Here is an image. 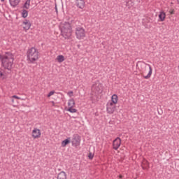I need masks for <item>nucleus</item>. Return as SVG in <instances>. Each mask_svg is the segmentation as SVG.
Here are the masks:
<instances>
[{
	"label": "nucleus",
	"mask_w": 179,
	"mask_h": 179,
	"mask_svg": "<svg viewBox=\"0 0 179 179\" xmlns=\"http://www.w3.org/2000/svg\"><path fill=\"white\" fill-rule=\"evenodd\" d=\"M159 19L160 22H164V20L166 19L165 11H159Z\"/></svg>",
	"instance_id": "ddd939ff"
},
{
	"label": "nucleus",
	"mask_w": 179,
	"mask_h": 179,
	"mask_svg": "<svg viewBox=\"0 0 179 179\" xmlns=\"http://www.w3.org/2000/svg\"><path fill=\"white\" fill-rule=\"evenodd\" d=\"M30 3H31V0H26V1L24 2V4L23 5V8H24L26 10H27V9H29Z\"/></svg>",
	"instance_id": "aec40b11"
},
{
	"label": "nucleus",
	"mask_w": 179,
	"mask_h": 179,
	"mask_svg": "<svg viewBox=\"0 0 179 179\" xmlns=\"http://www.w3.org/2000/svg\"><path fill=\"white\" fill-rule=\"evenodd\" d=\"M0 61L2 68L8 71H11L13 68L15 57L12 52H3V54H0Z\"/></svg>",
	"instance_id": "f257e3e1"
},
{
	"label": "nucleus",
	"mask_w": 179,
	"mask_h": 179,
	"mask_svg": "<svg viewBox=\"0 0 179 179\" xmlns=\"http://www.w3.org/2000/svg\"><path fill=\"white\" fill-rule=\"evenodd\" d=\"M67 111H69L70 113H77L76 108H73V107H71V108H68Z\"/></svg>",
	"instance_id": "5701e85b"
},
{
	"label": "nucleus",
	"mask_w": 179,
	"mask_h": 179,
	"mask_svg": "<svg viewBox=\"0 0 179 179\" xmlns=\"http://www.w3.org/2000/svg\"><path fill=\"white\" fill-rule=\"evenodd\" d=\"M141 165H142V168L144 170H145V169H148V167H149V162H148V160H146V159H143Z\"/></svg>",
	"instance_id": "dca6fc26"
},
{
	"label": "nucleus",
	"mask_w": 179,
	"mask_h": 179,
	"mask_svg": "<svg viewBox=\"0 0 179 179\" xmlns=\"http://www.w3.org/2000/svg\"><path fill=\"white\" fill-rule=\"evenodd\" d=\"M61 34L66 40H69L72 36V27L70 22H64L61 26Z\"/></svg>",
	"instance_id": "7ed1b4c3"
},
{
	"label": "nucleus",
	"mask_w": 179,
	"mask_h": 179,
	"mask_svg": "<svg viewBox=\"0 0 179 179\" xmlns=\"http://www.w3.org/2000/svg\"><path fill=\"white\" fill-rule=\"evenodd\" d=\"M75 105H76V102L74 99H71L70 100H69V103H68L69 108H72V107H75Z\"/></svg>",
	"instance_id": "a211bd4d"
},
{
	"label": "nucleus",
	"mask_w": 179,
	"mask_h": 179,
	"mask_svg": "<svg viewBox=\"0 0 179 179\" xmlns=\"http://www.w3.org/2000/svg\"><path fill=\"white\" fill-rule=\"evenodd\" d=\"M88 157L89 159H92L94 157V155H92V153L90 152L89 153Z\"/></svg>",
	"instance_id": "a878e982"
},
{
	"label": "nucleus",
	"mask_w": 179,
	"mask_h": 179,
	"mask_svg": "<svg viewBox=\"0 0 179 179\" xmlns=\"http://www.w3.org/2000/svg\"><path fill=\"white\" fill-rule=\"evenodd\" d=\"M55 10L56 13H58V8H57V4H55Z\"/></svg>",
	"instance_id": "cd10ccee"
},
{
	"label": "nucleus",
	"mask_w": 179,
	"mask_h": 179,
	"mask_svg": "<svg viewBox=\"0 0 179 179\" xmlns=\"http://www.w3.org/2000/svg\"><path fill=\"white\" fill-rule=\"evenodd\" d=\"M13 99H17V100H20V97H18V96H13V100H12L13 103H14Z\"/></svg>",
	"instance_id": "393cba45"
},
{
	"label": "nucleus",
	"mask_w": 179,
	"mask_h": 179,
	"mask_svg": "<svg viewBox=\"0 0 179 179\" xmlns=\"http://www.w3.org/2000/svg\"><path fill=\"white\" fill-rule=\"evenodd\" d=\"M71 142V138H67V139H64V141H62V146L63 148H65V146H66V145H68L69 143H70Z\"/></svg>",
	"instance_id": "6ab92c4d"
},
{
	"label": "nucleus",
	"mask_w": 179,
	"mask_h": 179,
	"mask_svg": "<svg viewBox=\"0 0 179 179\" xmlns=\"http://www.w3.org/2000/svg\"><path fill=\"white\" fill-rule=\"evenodd\" d=\"M119 177H120V178H122V175H120Z\"/></svg>",
	"instance_id": "7c9ffc66"
},
{
	"label": "nucleus",
	"mask_w": 179,
	"mask_h": 179,
	"mask_svg": "<svg viewBox=\"0 0 179 179\" xmlns=\"http://www.w3.org/2000/svg\"><path fill=\"white\" fill-rule=\"evenodd\" d=\"M55 90H52L51 92H49V94H48V97H51V96H53V94H55Z\"/></svg>",
	"instance_id": "b1692460"
},
{
	"label": "nucleus",
	"mask_w": 179,
	"mask_h": 179,
	"mask_svg": "<svg viewBox=\"0 0 179 179\" xmlns=\"http://www.w3.org/2000/svg\"><path fill=\"white\" fill-rule=\"evenodd\" d=\"M170 13H171V15H174V13H175L174 10H171V11H170Z\"/></svg>",
	"instance_id": "c85d7f7f"
},
{
	"label": "nucleus",
	"mask_w": 179,
	"mask_h": 179,
	"mask_svg": "<svg viewBox=\"0 0 179 179\" xmlns=\"http://www.w3.org/2000/svg\"><path fill=\"white\" fill-rule=\"evenodd\" d=\"M86 36V31L83 27H76V37L78 40H84Z\"/></svg>",
	"instance_id": "39448f33"
},
{
	"label": "nucleus",
	"mask_w": 179,
	"mask_h": 179,
	"mask_svg": "<svg viewBox=\"0 0 179 179\" xmlns=\"http://www.w3.org/2000/svg\"><path fill=\"white\" fill-rule=\"evenodd\" d=\"M121 138L117 137L114 139L113 142V146L115 150H117L119 149L120 146H121Z\"/></svg>",
	"instance_id": "1a4fd4ad"
},
{
	"label": "nucleus",
	"mask_w": 179,
	"mask_h": 179,
	"mask_svg": "<svg viewBox=\"0 0 179 179\" xmlns=\"http://www.w3.org/2000/svg\"><path fill=\"white\" fill-rule=\"evenodd\" d=\"M178 69H179V65H178Z\"/></svg>",
	"instance_id": "f704fd0d"
},
{
	"label": "nucleus",
	"mask_w": 179,
	"mask_h": 179,
	"mask_svg": "<svg viewBox=\"0 0 179 179\" xmlns=\"http://www.w3.org/2000/svg\"><path fill=\"white\" fill-rule=\"evenodd\" d=\"M57 61H58V62H64V61H65V58H64V55H58Z\"/></svg>",
	"instance_id": "4be33fe9"
},
{
	"label": "nucleus",
	"mask_w": 179,
	"mask_h": 179,
	"mask_svg": "<svg viewBox=\"0 0 179 179\" xmlns=\"http://www.w3.org/2000/svg\"><path fill=\"white\" fill-rule=\"evenodd\" d=\"M76 6L80 9H84L85 6V0H76Z\"/></svg>",
	"instance_id": "f8f14e48"
},
{
	"label": "nucleus",
	"mask_w": 179,
	"mask_h": 179,
	"mask_svg": "<svg viewBox=\"0 0 179 179\" xmlns=\"http://www.w3.org/2000/svg\"><path fill=\"white\" fill-rule=\"evenodd\" d=\"M22 24L24 25L23 29H24V30H25V31H27V30H29L31 25V21H29V20H27V18H25V20H24Z\"/></svg>",
	"instance_id": "9d476101"
},
{
	"label": "nucleus",
	"mask_w": 179,
	"mask_h": 179,
	"mask_svg": "<svg viewBox=\"0 0 179 179\" xmlns=\"http://www.w3.org/2000/svg\"><path fill=\"white\" fill-rule=\"evenodd\" d=\"M0 75H1V76H2L3 73H0Z\"/></svg>",
	"instance_id": "2f4dec72"
},
{
	"label": "nucleus",
	"mask_w": 179,
	"mask_h": 179,
	"mask_svg": "<svg viewBox=\"0 0 179 179\" xmlns=\"http://www.w3.org/2000/svg\"><path fill=\"white\" fill-rule=\"evenodd\" d=\"M28 16V10H26V8H23V10H22V17H24V19H26V17H27Z\"/></svg>",
	"instance_id": "412c9836"
},
{
	"label": "nucleus",
	"mask_w": 179,
	"mask_h": 179,
	"mask_svg": "<svg viewBox=\"0 0 179 179\" xmlns=\"http://www.w3.org/2000/svg\"><path fill=\"white\" fill-rule=\"evenodd\" d=\"M116 110V106H114L113 103V100L108 101L106 105V110L108 114H113Z\"/></svg>",
	"instance_id": "0eeeda50"
},
{
	"label": "nucleus",
	"mask_w": 179,
	"mask_h": 179,
	"mask_svg": "<svg viewBox=\"0 0 179 179\" xmlns=\"http://www.w3.org/2000/svg\"><path fill=\"white\" fill-rule=\"evenodd\" d=\"M40 52L37 48L35 47H31L29 48L27 51V61L31 62V64H34L38 59H39Z\"/></svg>",
	"instance_id": "f03ea898"
},
{
	"label": "nucleus",
	"mask_w": 179,
	"mask_h": 179,
	"mask_svg": "<svg viewBox=\"0 0 179 179\" xmlns=\"http://www.w3.org/2000/svg\"><path fill=\"white\" fill-rule=\"evenodd\" d=\"M141 66L142 67L141 73L144 79H150L152 73V68L151 65L145 64V62H141Z\"/></svg>",
	"instance_id": "20e7f679"
},
{
	"label": "nucleus",
	"mask_w": 179,
	"mask_h": 179,
	"mask_svg": "<svg viewBox=\"0 0 179 179\" xmlns=\"http://www.w3.org/2000/svg\"><path fill=\"white\" fill-rule=\"evenodd\" d=\"M67 176L65 171H60L59 174H57V179H66Z\"/></svg>",
	"instance_id": "4468645a"
},
{
	"label": "nucleus",
	"mask_w": 179,
	"mask_h": 179,
	"mask_svg": "<svg viewBox=\"0 0 179 179\" xmlns=\"http://www.w3.org/2000/svg\"><path fill=\"white\" fill-rule=\"evenodd\" d=\"M1 1H5V0H1Z\"/></svg>",
	"instance_id": "473e14b6"
},
{
	"label": "nucleus",
	"mask_w": 179,
	"mask_h": 179,
	"mask_svg": "<svg viewBox=\"0 0 179 179\" xmlns=\"http://www.w3.org/2000/svg\"><path fill=\"white\" fill-rule=\"evenodd\" d=\"M32 136L34 139H36L37 138H41V130L38 128H34L32 131Z\"/></svg>",
	"instance_id": "9b49d317"
},
{
	"label": "nucleus",
	"mask_w": 179,
	"mask_h": 179,
	"mask_svg": "<svg viewBox=\"0 0 179 179\" xmlns=\"http://www.w3.org/2000/svg\"><path fill=\"white\" fill-rule=\"evenodd\" d=\"M92 91L96 94L102 93V86L101 83H94V85H92Z\"/></svg>",
	"instance_id": "6e6552de"
},
{
	"label": "nucleus",
	"mask_w": 179,
	"mask_h": 179,
	"mask_svg": "<svg viewBox=\"0 0 179 179\" xmlns=\"http://www.w3.org/2000/svg\"><path fill=\"white\" fill-rule=\"evenodd\" d=\"M112 101H113V106H116V104H117V103H118V96H117V94H113Z\"/></svg>",
	"instance_id": "f3484780"
},
{
	"label": "nucleus",
	"mask_w": 179,
	"mask_h": 179,
	"mask_svg": "<svg viewBox=\"0 0 179 179\" xmlns=\"http://www.w3.org/2000/svg\"><path fill=\"white\" fill-rule=\"evenodd\" d=\"M178 4H179V0H178Z\"/></svg>",
	"instance_id": "72a5a7b5"
},
{
	"label": "nucleus",
	"mask_w": 179,
	"mask_h": 179,
	"mask_svg": "<svg viewBox=\"0 0 179 179\" xmlns=\"http://www.w3.org/2000/svg\"><path fill=\"white\" fill-rule=\"evenodd\" d=\"M81 142V136L78 134L73 135V140L71 141V143L73 146H75V148H78L80 146Z\"/></svg>",
	"instance_id": "423d86ee"
},
{
	"label": "nucleus",
	"mask_w": 179,
	"mask_h": 179,
	"mask_svg": "<svg viewBox=\"0 0 179 179\" xmlns=\"http://www.w3.org/2000/svg\"><path fill=\"white\" fill-rule=\"evenodd\" d=\"M68 94L70 97H72V96H73V91H70L68 92Z\"/></svg>",
	"instance_id": "bb28decb"
},
{
	"label": "nucleus",
	"mask_w": 179,
	"mask_h": 179,
	"mask_svg": "<svg viewBox=\"0 0 179 179\" xmlns=\"http://www.w3.org/2000/svg\"><path fill=\"white\" fill-rule=\"evenodd\" d=\"M52 106H55V101H52Z\"/></svg>",
	"instance_id": "c756f323"
},
{
	"label": "nucleus",
	"mask_w": 179,
	"mask_h": 179,
	"mask_svg": "<svg viewBox=\"0 0 179 179\" xmlns=\"http://www.w3.org/2000/svg\"><path fill=\"white\" fill-rule=\"evenodd\" d=\"M20 1V0H9L10 5L13 8H16V6H17V5H19Z\"/></svg>",
	"instance_id": "2eb2a0df"
}]
</instances>
